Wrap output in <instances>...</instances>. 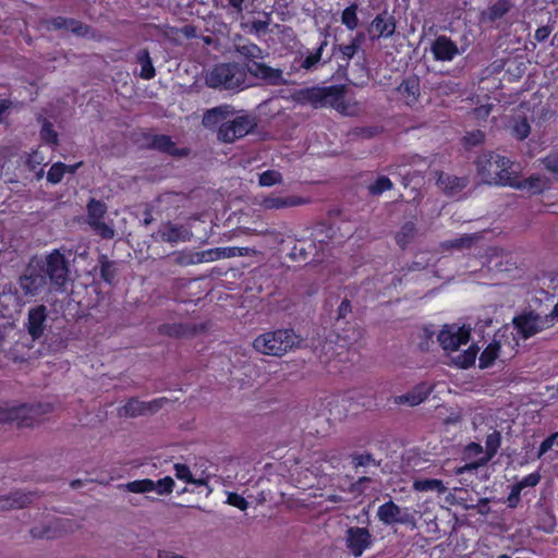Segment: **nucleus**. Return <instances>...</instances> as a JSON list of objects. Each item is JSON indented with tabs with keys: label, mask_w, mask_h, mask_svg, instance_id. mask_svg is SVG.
<instances>
[{
	"label": "nucleus",
	"mask_w": 558,
	"mask_h": 558,
	"mask_svg": "<svg viewBox=\"0 0 558 558\" xmlns=\"http://www.w3.org/2000/svg\"><path fill=\"white\" fill-rule=\"evenodd\" d=\"M248 73L269 84H280L283 81L282 71L272 69L264 63L252 61L246 64Z\"/></svg>",
	"instance_id": "2eb2a0df"
},
{
	"label": "nucleus",
	"mask_w": 558,
	"mask_h": 558,
	"mask_svg": "<svg viewBox=\"0 0 558 558\" xmlns=\"http://www.w3.org/2000/svg\"><path fill=\"white\" fill-rule=\"evenodd\" d=\"M490 112V106L489 105H484V106H481L478 108L475 109V114L477 118H485L489 114Z\"/></svg>",
	"instance_id": "052dcab7"
},
{
	"label": "nucleus",
	"mask_w": 558,
	"mask_h": 558,
	"mask_svg": "<svg viewBox=\"0 0 558 558\" xmlns=\"http://www.w3.org/2000/svg\"><path fill=\"white\" fill-rule=\"evenodd\" d=\"M229 8H231L235 13H241L243 11L244 0H226Z\"/></svg>",
	"instance_id": "13d9d810"
},
{
	"label": "nucleus",
	"mask_w": 558,
	"mask_h": 558,
	"mask_svg": "<svg viewBox=\"0 0 558 558\" xmlns=\"http://www.w3.org/2000/svg\"><path fill=\"white\" fill-rule=\"evenodd\" d=\"M550 33H551V29L549 27L542 26L536 29L534 37L537 41L542 43L548 38Z\"/></svg>",
	"instance_id": "4d7b16f0"
},
{
	"label": "nucleus",
	"mask_w": 558,
	"mask_h": 558,
	"mask_svg": "<svg viewBox=\"0 0 558 558\" xmlns=\"http://www.w3.org/2000/svg\"><path fill=\"white\" fill-rule=\"evenodd\" d=\"M255 126L254 118L247 114H233L227 119L218 129V138L226 143L234 142L248 134Z\"/></svg>",
	"instance_id": "0eeeda50"
},
{
	"label": "nucleus",
	"mask_w": 558,
	"mask_h": 558,
	"mask_svg": "<svg viewBox=\"0 0 558 558\" xmlns=\"http://www.w3.org/2000/svg\"><path fill=\"white\" fill-rule=\"evenodd\" d=\"M47 311L44 305L36 306L28 312L27 330L33 339H38L45 330Z\"/></svg>",
	"instance_id": "dca6fc26"
},
{
	"label": "nucleus",
	"mask_w": 558,
	"mask_h": 558,
	"mask_svg": "<svg viewBox=\"0 0 558 558\" xmlns=\"http://www.w3.org/2000/svg\"><path fill=\"white\" fill-rule=\"evenodd\" d=\"M300 341L299 336L292 330L279 329L257 336L253 341V348L264 355L281 356L299 345Z\"/></svg>",
	"instance_id": "20e7f679"
},
{
	"label": "nucleus",
	"mask_w": 558,
	"mask_h": 558,
	"mask_svg": "<svg viewBox=\"0 0 558 558\" xmlns=\"http://www.w3.org/2000/svg\"><path fill=\"white\" fill-rule=\"evenodd\" d=\"M433 386L428 383H421L416 385L411 391L395 397L396 404H408L415 407L421 404L432 392Z\"/></svg>",
	"instance_id": "4468645a"
},
{
	"label": "nucleus",
	"mask_w": 558,
	"mask_h": 558,
	"mask_svg": "<svg viewBox=\"0 0 558 558\" xmlns=\"http://www.w3.org/2000/svg\"><path fill=\"white\" fill-rule=\"evenodd\" d=\"M399 92L404 98V101L412 106L414 105L420 96V82L416 77H410L402 82L399 87Z\"/></svg>",
	"instance_id": "5701e85b"
},
{
	"label": "nucleus",
	"mask_w": 558,
	"mask_h": 558,
	"mask_svg": "<svg viewBox=\"0 0 558 558\" xmlns=\"http://www.w3.org/2000/svg\"><path fill=\"white\" fill-rule=\"evenodd\" d=\"M327 45L326 41L322 43L320 46L316 49L314 52H310L304 60L302 61L301 66L305 70H311L313 66H315L322 59V53Z\"/></svg>",
	"instance_id": "72a5a7b5"
},
{
	"label": "nucleus",
	"mask_w": 558,
	"mask_h": 558,
	"mask_svg": "<svg viewBox=\"0 0 558 558\" xmlns=\"http://www.w3.org/2000/svg\"><path fill=\"white\" fill-rule=\"evenodd\" d=\"M125 488L135 494L153 492V480H138L130 482L125 485Z\"/></svg>",
	"instance_id": "473e14b6"
},
{
	"label": "nucleus",
	"mask_w": 558,
	"mask_h": 558,
	"mask_svg": "<svg viewBox=\"0 0 558 558\" xmlns=\"http://www.w3.org/2000/svg\"><path fill=\"white\" fill-rule=\"evenodd\" d=\"M432 51L435 59L441 61H450L459 53L457 45L446 36H439L435 39Z\"/></svg>",
	"instance_id": "f3484780"
},
{
	"label": "nucleus",
	"mask_w": 558,
	"mask_h": 558,
	"mask_svg": "<svg viewBox=\"0 0 558 558\" xmlns=\"http://www.w3.org/2000/svg\"><path fill=\"white\" fill-rule=\"evenodd\" d=\"M326 500L332 504H339L343 501V498L337 494H330L326 497Z\"/></svg>",
	"instance_id": "680f3d73"
},
{
	"label": "nucleus",
	"mask_w": 558,
	"mask_h": 558,
	"mask_svg": "<svg viewBox=\"0 0 558 558\" xmlns=\"http://www.w3.org/2000/svg\"><path fill=\"white\" fill-rule=\"evenodd\" d=\"M468 482H472V480H470L469 477H463L461 480V483H468Z\"/></svg>",
	"instance_id": "338daca9"
},
{
	"label": "nucleus",
	"mask_w": 558,
	"mask_h": 558,
	"mask_svg": "<svg viewBox=\"0 0 558 558\" xmlns=\"http://www.w3.org/2000/svg\"><path fill=\"white\" fill-rule=\"evenodd\" d=\"M197 253H198V257H196L195 260L199 262V264L211 263V262L220 259L219 247L209 248V250L197 252Z\"/></svg>",
	"instance_id": "58836bf2"
},
{
	"label": "nucleus",
	"mask_w": 558,
	"mask_h": 558,
	"mask_svg": "<svg viewBox=\"0 0 558 558\" xmlns=\"http://www.w3.org/2000/svg\"><path fill=\"white\" fill-rule=\"evenodd\" d=\"M484 134L481 131L473 132L465 136V142L469 145H477L483 142Z\"/></svg>",
	"instance_id": "6e6d98bb"
},
{
	"label": "nucleus",
	"mask_w": 558,
	"mask_h": 558,
	"mask_svg": "<svg viewBox=\"0 0 558 558\" xmlns=\"http://www.w3.org/2000/svg\"><path fill=\"white\" fill-rule=\"evenodd\" d=\"M53 28H65L73 33L82 34L83 26L74 20H65L63 17H56L50 22Z\"/></svg>",
	"instance_id": "7c9ffc66"
},
{
	"label": "nucleus",
	"mask_w": 558,
	"mask_h": 558,
	"mask_svg": "<svg viewBox=\"0 0 558 558\" xmlns=\"http://www.w3.org/2000/svg\"><path fill=\"white\" fill-rule=\"evenodd\" d=\"M87 222L102 238L111 239L113 229L104 221L106 206L104 203L92 199L87 205Z\"/></svg>",
	"instance_id": "9b49d317"
},
{
	"label": "nucleus",
	"mask_w": 558,
	"mask_h": 558,
	"mask_svg": "<svg viewBox=\"0 0 558 558\" xmlns=\"http://www.w3.org/2000/svg\"><path fill=\"white\" fill-rule=\"evenodd\" d=\"M227 502L240 510H245L248 507V502L245 498L235 493H230L228 495Z\"/></svg>",
	"instance_id": "79ce46f5"
},
{
	"label": "nucleus",
	"mask_w": 558,
	"mask_h": 558,
	"mask_svg": "<svg viewBox=\"0 0 558 558\" xmlns=\"http://www.w3.org/2000/svg\"><path fill=\"white\" fill-rule=\"evenodd\" d=\"M500 446V436L498 433H492L487 436L485 441V452L477 460L465 463L462 466L456 468L453 471L454 475H472L473 471H475L478 466L487 463L497 452Z\"/></svg>",
	"instance_id": "1a4fd4ad"
},
{
	"label": "nucleus",
	"mask_w": 558,
	"mask_h": 558,
	"mask_svg": "<svg viewBox=\"0 0 558 558\" xmlns=\"http://www.w3.org/2000/svg\"><path fill=\"white\" fill-rule=\"evenodd\" d=\"M68 277V267L64 257L59 252L49 254L43 263H32L25 274L19 280V289L15 295L10 291H3L0 295L2 305L14 308L21 307L26 300L47 292L48 278L50 284L60 289Z\"/></svg>",
	"instance_id": "f257e3e1"
},
{
	"label": "nucleus",
	"mask_w": 558,
	"mask_h": 558,
	"mask_svg": "<svg viewBox=\"0 0 558 558\" xmlns=\"http://www.w3.org/2000/svg\"><path fill=\"white\" fill-rule=\"evenodd\" d=\"M159 400H155L153 402H142L136 399H131L128 403L122 408V414L128 416H137L146 413H151L157 410L159 407Z\"/></svg>",
	"instance_id": "412c9836"
},
{
	"label": "nucleus",
	"mask_w": 558,
	"mask_h": 558,
	"mask_svg": "<svg viewBox=\"0 0 558 558\" xmlns=\"http://www.w3.org/2000/svg\"><path fill=\"white\" fill-rule=\"evenodd\" d=\"M541 480V475L537 472L531 473L524 476L520 482H518L511 490L509 496V501L512 502L513 499L519 497L520 492L525 487H534L538 484Z\"/></svg>",
	"instance_id": "a878e982"
},
{
	"label": "nucleus",
	"mask_w": 558,
	"mask_h": 558,
	"mask_svg": "<svg viewBox=\"0 0 558 558\" xmlns=\"http://www.w3.org/2000/svg\"><path fill=\"white\" fill-rule=\"evenodd\" d=\"M44 159L45 157L38 150H34L28 155L26 162L31 169H35L43 163Z\"/></svg>",
	"instance_id": "603ef678"
},
{
	"label": "nucleus",
	"mask_w": 558,
	"mask_h": 558,
	"mask_svg": "<svg viewBox=\"0 0 558 558\" xmlns=\"http://www.w3.org/2000/svg\"><path fill=\"white\" fill-rule=\"evenodd\" d=\"M471 338L470 326L457 324L446 325L438 333V342L442 350L450 356L451 364L459 368H468L475 363L480 349L472 344L463 352H459L462 345L468 344Z\"/></svg>",
	"instance_id": "7ed1b4c3"
},
{
	"label": "nucleus",
	"mask_w": 558,
	"mask_h": 558,
	"mask_svg": "<svg viewBox=\"0 0 558 558\" xmlns=\"http://www.w3.org/2000/svg\"><path fill=\"white\" fill-rule=\"evenodd\" d=\"M484 454L483 452V448L481 445L478 444H475V442H471L466 447H465V450H464V456L466 459H473V458H476L475 460H477L480 457H482Z\"/></svg>",
	"instance_id": "37998d69"
},
{
	"label": "nucleus",
	"mask_w": 558,
	"mask_h": 558,
	"mask_svg": "<svg viewBox=\"0 0 558 558\" xmlns=\"http://www.w3.org/2000/svg\"><path fill=\"white\" fill-rule=\"evenodd\" d=\"M304 201L296 196L270 195L264 197L259 205L267 210H278L302 205Z\"/></svg>",
	"instance_id": "a211bd4d"
},
{
	"label": "nucleus",
	"mask_w": 558,
	"mask_h": 558,
	"mask_svg": "<svg viewBox=\"0 0 558 558\" xmlns=\"http://www.w3.org/2000/svg\"><path fill=\"white\" fill-rule=\"evenodd\" d=\"M545 167L553 173L558 175V153L551 154L544 160Z\"/></svg>",
	"instance_id": "864d4df0"
},
{
	"label": "nucleus",
	"mask_w": 558,
	"mask_h": 558,
	"mask_svg": "<svg viewBox=\"0 0 558 558\" xmlns=\"http://www.w3.org/2000/svg\"><path fill=\"white\" fill-rule=\"evenodd\" d=\"M73 530H74V527L72 525L63 527L64 532H72Z\"/></svg>",
	"instance_id": "69168bd1"
},
{
	"label": "nucleus",
	"mask_w": 558,
	"mask_h": 558,
	"mask_svg": "<svg viewBox=\"0 0 558 558\" xmlns=\"http://www.w3.org/2000/svg\"><path fill=\"white\" fill-rule=\"evenodd\" d=\"M512 131L517 138L523 140L527 137L530 133V125L526 120H521L515 122V124L512 126Z\"/></svg>",
	"instance_id": "a19ab883"
},
{
	"label": "nucleus",
	"mask_w": 558,
	"mask_h": 558,
	"mask_svg": "<svg viewBox=\"0 0 558 558\" xmlns=\"http://www.w3.org/2000/svg\"><path fill=\"white\" fill-rule=\"evenodd\" d=\"M157 145L171 154H174V150H172V144L170 143L169 138L166 136H162L156 141Z\"/></svg>",
	"instance_id": "bf43d9fd"
},
{
	"label": "nucleus",
	"mask_w": 558,
	"mask_h": 558,
	"mask_svg": "<svg viewBox=\"0 0 558 558\" xmlns=\"http://www.w3.org/2000/svg\"><path fill=\"white\" fill-rule=\"evenodd\" d=\"M438 186L446 192H454L465 186L466 181L462 178L451 177L449 174H440L437 179Z\"/></svg>",
	"instance_id": "393cba45"
},
{
	"label": "nucleus",
	"mask_w": 558,
	"mask_h": 558,
	"mask_svg": "<svg viewBox=\"0 0 558 558\" xmlns=\"http://www.w3.org/2000/svg\"><path fill=\"white\" fill-rule=\"evenodd\" d=\"M473 238L469 235H463L460 238H457L452 241H447L444 243L445 247H465L469 246L472 242Z\"/></svg>",
	"instance_id": "49530a36"
},
{
	"label": "nucleus",
	"mask_w": 558,
	"mask_h": 558,
	"mask_svg": "<svg viewBox=\"0 0 558 558\" xmlns=\"http://www.w3.org/2000/svg\"><path fill=\"white\" fill-rule=\"evenodd\" d=\"M157 235L163 242L177 244L190 241L193 232L185 226L167 222L159 228Z\"/></svg>",
	"instance_id": "ddd939ff"
},
{
	"label": "nucleus",
	"mask_w": 558,
	"mask_h": 558,
	"mask_svg": "<svg viewBox=\"0 0 558 558\" xmlns=\"http://www.w3.org/2000/svg\"><path fill=\"white\" fill-rule=\"evenodd\" d=\"M548 327H550L548 317H541L533 313H526L513 319V328L523 339H527Z\"/></svg>",
	"instance_id": "6e6552de"
},
{
	"label": "nucleus",
	"mask_w": 558,
	"mask_h": 558,
	"mask_svg": "<svg viewBox=\"0 0 558 558\" xmlns=\"http://www.w3.org/2000/svg\"><path fill=\"white\" fill-rule=\"evenodd\" d=\"M357 5L352 4L344 9L341 16V22L344 24L349 29L353 31L357 27L359 19L356 15Z\"/></svg>",
	"instance_id": "c756f323"
},
{
	"label": "nucleus",
	"mask_w": 558,
	"mask_h": 558,
	"mask_svg": "<svg viewBox=\"0 0 558 558\" xmlns=\"http://www.w3.org/2000/svg\"><path fill=\"white\" fill-rule=\"evenodd\" d=\"M50 411H52V405L49 403L23 404L12 410L10 418L16 421L21 426H31Z\"/></svg>",
	"instance_id": "9d476101"
},
{
	"label": "nucleus",
	"mask_w": 558,
	"mask_h": 558,
	"mask_svg": "<svg viewBox=\"0 0 558 558\" xmlns=\"http://www.w3.org/2000/svg\"><path fill=\"white\" fill-rule=\"evenodd\" d=\"M338 109L341 110V112L344 114H353L354 113L353 109H347L344 107H340V105H338Z\"/></svg>",
	"instance_id": "0e129e2a"
},
{
	"label": "nucleus",
	"mask_w": 558,
	"mask_h": 558,
	"mask_svg": "<svg viewBox=\"0 0 558 558\" xmlns=\"http://www.w3.org/2000/svg\"><path fill=\"white\" fill-rule=\"evenodd\" d=\"M378 520L386 524H403L411 529L416 527V518L413 511L407 507H400L392 500H389L380 505L377 509Z\"/></svg>",
	"instance_id": "423d86ee"
},
{
	"label": "nucleus",
	"mask_w": 558,
	"mask_h": 558,
	"mask_svg": "<svg viewBox=\"0 0 558 558\" xmlns=\"http://www.w3.org/2000/svg\"><path fill=\"white\" fill-rule=\"evenodd\" d=\"M174 481L170 476H166L158 481H153V492H157L159 495L169 494L172 492Z\"/></svg>",
	"instance_id": "c9c22d12"
},
{
	"label": "nucleus",
	"mask_w": 558,
	"mask_h": 558,
	"mask_svg": "<svg viewBox=\"0 0 558 558\" xmlns=\"http://www.w3.org/2000/svg\"><path fill=\"white\" fill-rule=\"evenodd\" d=\"M240 51L242 54L253 59L262 56V50L254 44L242 46Z\"/></svg>",
	"instance_id": "8fccbe9b"
},
{
	"label": "nucleus",
	"mask_w": 558,
	"mask_h": 558,
	"mask_svg": "<svg viewBox=\"0 0 558 558\" xmlns=\"http://www.w3.org/2000/svg\"><path fill=\"white\" fill-rule=\"evenodd\" d=\"M413 488L417 492H428V490H435L438 493H445L446 486L440 480H416L413 483Z\"/></svg>",
	"instance_id": "cd10ccee"
},
{
	"label": "nucleus",
	"mask_w": 558,
	"mask_h": 558,
	"mask_svg": "<svg viewBox=\"0 0 558 558\" xmlns=\"http://www.w3.org/2000/svg\"><path fill=\"white\" fill-rule=\"evenodd\" d=\"M357 48H359V44L353 41L349 45L341 46L340 51H341L342 56L344 57V59L350 60L356 53Z\"/></svg>",
	"instance_id": "5fc2aeb1"
},
{
	"label": "nucleus",
	"mask_w": 558,
	"mask_h": 558,
	"mask_svg": "<svg viewBox=\"0 0 558 558\" xmlns=\"http://www.w3.org/2000/svg\"><path fill=\"white\" fill-rule=\"evenodd\" d=\"M41 137L45 142L47 143H50V144H56L57 143V138H58V135L57 133L52 130L51 125L49 124H44L43 129H41Z\"/></svg>",
	"instance_id": "09e8293b"
},
{
	"label": "nucleus",
	"mask_w": 558,
	"mask_h": 558,
	"mask_svg": "<svg viewBox=\"0 0 558 558\" xmlns=\"http://www.w3.org/2000/svg\"><path fill=\"white\" fill-rule=\"evenodd\" d=\"M498 558H510L508 555H500Z\"/></svg>",
	"instance_id": "774afa93"
},
{
	"label": "nucleus",
	"mask_w": 558,
	"mask_h": 558,
	"mask_svg": "<svg viewBox=\"0 0 558 558\" xmlns=\"http://www.w3.org/2000/svg\"><path fill=\"white\" fill-rule=\"evenodd\" d=\"M174 475L177 478L185 482V483H192L196 486H207L208 481L206 477H194L192 475V472L190 468L185 464L177 463L174 464Z\"/></svg>",
	"instance_id": "b1692460"
},
{
	"label": "nucleus",
	"mask_w": 558,
	"mask_h": 558,
	"mask_svg": "<svg viewBox=\"0 0 558 558\" xmlns=\"http://www.w3.org/2000/svg\"><path fill=\"white\" fill-rule=\"evenodd\" d=\"M372 543V534L365 527L353 526L347 531L345 544L349 551L355 557H360L371 547Z\"/></svg>",
	"instance_id": "f8f14e48"
},
{
	"label": "nucleus",
	"mask_w": 558,
	"mask_h": 558,
	"mask_svg": "<svg viewBox=\"0 0 558 558\" xmlns=\"http://www.w3.org/2000/svg\"><path fill=\"white\" fill-rule=\"evenodd\" d=\"M510 9V4L507 0H499L496 3H494L488 11L489 19L496 20L501 17L504 14H506Z\"/></svg>",
	"instance_id": "4c0bfd02"
},
{
	"label": "nucleus",
	"mask_w": 558,
	"mask_h": 558,
	"mask_svg": "<svg viewBox=\"0 0 558 558\" xmlns=\"http://www.w3.org/2000/svg\"><path fill=\"white\" fill-rule=\"evenodd\" d=\"M558 437V433H555L550 435L548 438H546L539 446L538 454L537 457L541 458L544 456L548 450H550L555 444V440Z\"/></svg>",
	"instance_id": "3c124183"
},
{
	"label": "nucleus",
	"mask_w": 558,
	"mask_h": 558,
	"mask_svg": "<svg viewBox=\"0 0 558 558\" xmlns=\"http://www.w3.org/2000/svg\"><path fill=\"white\" fill-rule=\"evenodd\" d=\"M281 180V173L276 170H268L259 174V184L262 186H271L280 183Z\"/></svg>",
	"instance_id": "e433bc0d"
},
{
	"label": "nucleus",
	"mask_w": 558,
	"mask_h": 558,
	"mask_svg": "<svg viewBox=\"0 0 558 558\" xmlns=\"http://www.w3.org/2000/svg\"><path fill=\"white\" fill-rule=\"evenodd\" d=\"M416 230L412 222H407L396 234L397 244L400 247H405L415 236Z\"/></svg>",
	"instance_id": "c85d7f7f"
},
{
	"label": "nucleus",
	"mask_w": 558,
	"mask_h": 558,
	"mask_svg": "<svg viewBox=\"0 0 558 558\" xmlns=\"http://www.w3.org/2000/svg\"><path fill=\"white\" fill-rule=\"evenodd\" d=\"M196 257H198V253L197 252H183V253H180L179 257H178V262L179 264L181 265H196V264H199V262H196Z\"/></svg>",
	"instance_id": "a18cd8bd"
},
{
	"label": "nucleus",
	"mask_w": 558,
	"mask_h": 558,
	"mask_svg": "<svg viewBox=\"0 0 558 558\" xmlns=\"http://www.w3.org/2000/svg\"><path fill=\"white\" fill-rule=\"evenodd\" d=\"M500 349L501 341L499 339L495 338L492 342H489L478 357L480 368L490 367L499 356Z\"/></svg>",
	"instance_id": "4be33fe9"
},
{
	"label": "nucleus",
	"mask_w": 558,
	"mask_h": 558,
	"mask_svg": "<svg viewBox=\"0 0 558 558\" xmlns=\"http://www.w3.org/2000/svg\"><path fill=\"white\" fill-rule=\"evenodd\" d=\"M396 31V23L392 17L377 15L371 23L369 34L373 38L390 37Z\"/></svg>",
	"instance_id": "6ab92c4d"
},
{
	"label": "nucleus",
	"mask_w": 558,
	"mask_h": 558,
	"mask_svg": "<svg viewBox=\"0 0 558 558\" xmlns=\"http://www.w3.org/2000/svg\"><path fill=\"white\" fill-rule=\"evenodd\" d=\"M65 172L66 165L62 162H56L50 167L47 174V180L52 184H57L62 180Z\"/></svg>",
	"instance_id": "f704fd0d"
},
{
	"label": "nucleus",
	"mask_w": 558,
	"mask_h": 558,
	"mask_svg": "<svg viewBox=\"0 0 558 558\" xmlns=\"http://www.w3.org/2000/svg\"><path fill=\"white\" fill-rule=\"evenodd\" d=\"M206 84L213 88H240L245 84V72L235 64H219L207 74Z\"/></svg>",
	"instance_id": "39448f33"
},
{
	"label": "nucleus",
	"mask_w": 558,
	"mask_h": 558,
	"mask_svg": "<svg viewBox=\"0 0 558 558\" xmlns=\"http://www.w3.org/2000/svg\"><path fill=\"white\" fill-rule=\"evenodd\" d=\"M253 251L248 247L228 246L219 247L220 259L233 258L236 256H247Z\"/></svg>",
	"instance_id": "2f4dec72"
},
{
	"label": "nucleus",
	"mask_w": 558,
	"mask_h": 558,
	"mask_svg": "<svg viewBox=\"0 0 558 558\" xmlns=\"http://www.w3.org/2000/svg\"><path fill=\"white\" fill-rule=\"evenodd\" d=\"M24 504L23 500H21V498H16V497H7V496H0V509L4 510V509H10V508H14V507H22Z\"/></svg>",
	"instance_id": "c03bdc74"
},
{
	"label": "nucleus",
	"mask_w": 558,
	"mask_h": 558,
	"mask_svg": "<svg viewBox=\"0 0 558 558\" xmlns=\"http://www.w3.org/2000/svg\"><path fill=\"white\" fill-rule=\"evenodd\" d=\"M81 165H82V162H78V163H75L72 166H66V172L74 173Z\"/></svg>",
	"instance_id": "e2e57ef3"
},
{
	"label": "nucleus",
	"mask_w": 558,
	"mask_h": 558,
	"mask_svg": "<svg viewBox=\"0 0 558 558\" xmlns=\"http://www.w3.org/2000/svg\"><path fill=\"white\" fill-rule=\"evenodd\" d=\"M392 186L391 181L386 177H380L376 180L374 184L369 186V191L372 194H380L385 191L390 190Z\"/></svg>",
	"instance_id": "ea45409f"
},
{
	"label": "nucleus",
	"mask_w": 558,
	"mask_h": 558,
	"mask_svg": "<svg viewBox=\"0 0 558 558\" xmlns=\"http://www.w3.org/2000/svg\"><path fill=\"white\" fill-rule=\"evenodd\" d=\"M333 336H330L326 341L320 345V354L326 356V360H329V357L336 353L333 348Z\"/></svg>",
	"instance_id": "de8ad7c7"
},
{
	"label": "nucleus",
	"mask_w": 558,
	"mask_h": 558,
	"mask_svg": "<svg viewBox=\"0 0 558 558\" xmlns=\"http://www.w3.org/2000/svg\"><path fill=\"white\" fill-rule=\"evenodd\" d=\"M232 116V110L229 106H220L207 110L203 117V124L205 128L220 126L229 117Z\"/></svg>",
	"instance_id": "aec40b11"
},
{
	"label": "nucleus",
	"mask_w": 558,
	"mask_h": 558,
	"mask_svg": "<svg viewBox=\"0 0 558 558\" xmlns=\"http://www.w3.org/2000/svg\"><path fill=\"white\" fill-rule=\"evenodd\" d=\"M137 63L141 65L140 76L143 80H150L155 76V68L147 50L138 52Z\"/></svg>",
	"instance_id": "bb28decb"
},
{
	"label": "nucleus",
	"mask_w": 558,
	"mask_h": 558,
	"mask_svg": "<svg viewBox=\"0 0 558 558\" xmlns=\"http://www.w3.org/2000/svg\"><path fill=\"white\" fill-rule=\"evenodd\" d=\"M477 171L483 182L487 184L508 185L531 193H539L546 186V181L541 177H531L521 180L512 163L506 157L493 153H485L477 159Z\"/></svg>",
	"instance_id": "f03ea898"
}]
</instances>
